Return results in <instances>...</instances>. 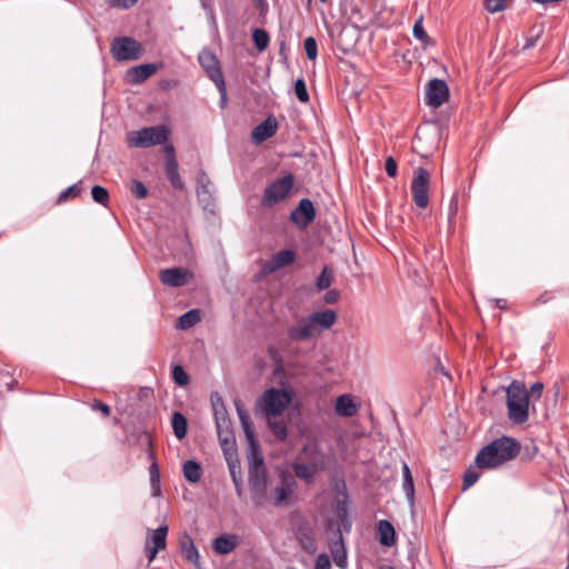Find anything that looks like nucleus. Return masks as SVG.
<instances>
[{"instance_id": "7c9ffc66", "label": "nucleus", "mask_w": 569, "mask_h": 569, "mask_svg": "<svg viewBox=\"0 0 569 569\" xmlns=\"http://www.w3.org/2000/svg\"><path fill=\"white\" fill-rule=\"evenodd\" d=\"M292 470L299 479L305 480L306 482L310 483L315 480L316 476V467L313 465H306L300 462H295L292 465Z\"/></svg>"}, {"instance_id": "473e14b6", "label": "nucleus", "mask_w": 569, "mask_h": 569, "mask_svg": "<svg viewBox=\"0 0 569 569\" xmlns=\"http://www.w3.org/2000/svg\"><path fill=\"white\" fill-rule=\"evenodd\" d=\"M200 319L201 318H200L199 310H196V309L189 310L179 317L178 328L183 329V330L189 329V328L193 327L194 325H197L200 321Z\"/></svg>"}, {"instance_id": "338daca9", "label": "nucleus", "mask_w": 569, "mask_h": 569, "mask_svg": "<svg viewBox=\"0 0 569 569\" xmlns=\"http://www.w3.org/2000/svg\"><path fill=\"white\" fill-rule=\"evenodd\" d=\"M287 569H295L293 567H288Z\"/></svg>"}, {"instance_id": "79ce46f5", "label": "nucleus", "mask_w": 569, "mask_h": 569, "mask_svg": "<svg viewBox=\"0 0 569 569\" xmlns=\"http://www.w3.org/2000/svg\"><path fill=\"white\" fill-rule=\"evenodd\" d=\"M130 191L137 199H143L148 194L147 187L139 180H132Z\"/></svg>"}, {"instance_id": "b1692460", "label": "nucleus", "mask_w": 569, "mask_h": 569, "mask_svg": "<svg viewBox=\"0 0 569 569\" xmlns=\"http://www.w3.org/2000/svg\"><path fill=\"white\" fill-rule=\"evenodd\" d=\"M180 548H181L183 558L187 561H189L196 566L199 565V558H200L199 552L193 543V540L191 539V537L189 535H183L180 538Z\"/></svg>"}, {"instance_id": "39448f33", "label": "nucleus", "mask_w": 569, "mask_h": 569, "mask_svg": "<svg viewBox=\"0 0 569 569\" xmlns=\"http://www.w3.org/2000/svg\"><path fill=\"white\" fill-rule=\"evenodd\" d=\"M295 184V177L288 173L279 179H276L267 186L261 198V206L263 208H272L278 202L284 200Z\"/></svg>"}, {"instance_id": "052dcab7", "label": "nucleus", "mask_w": 569, "mask_h": 569, "mask_svg": "<svg viewBox=\"0 0 569 569\" xmlns=\"http://www.w3.org/2000/svg\"><path fill=\"white\" fill-rule=\"evenodd\" d=\"M532 1L537 2V3H541V4H547V3H559L562 0H532Z\"/></svg>"}, {"instance_id": "9d476101", "label": "nucleus", "mask_w": 569, "mask_h": 569, "mask_svg": "<svg viewBox=\"0 0 569 569\" xmlns=\"http://www.w3.org/2000/svg\"><path fill=\"white\" fill-rule=\"evenodd\" d=\"M449 98V89L445 80L432 79L426 87V103L429 107L438 108Z\"/></svg>"}, {"instance_id": "72a5a7b5", "label": "nucleus", "mask_w": 569, "mask_h": 569, "mask_svg": "<svg viewBox=\"0 0 569 569\" xmlns=\"http://www.w3.org/2000/svg\"><path fill=\"white\" fill-rule=\"evenodd\" d=\"M268 419V427L270 428L271 432L276 437L277 440L283 441L286 440L288 436V428L287 423L283 420H272L271 418Z\"/></svg>"}, {"instance_id": "1a4fd4ad", "label": "nucleus", "mask_w": 569, "mask_h": 569, "mask_svg": "<svg viewBox=\"0 0 569 569\" xmlns=\"http://www.w3.org/2000/svg\"><path fill=\"white\" fill-rule=\"evenodd\" d=\"M249 487L252 493V500L254 505H263L267 497V476L263 469H260L258 467L250 469Z\"/></svg>"}, {"instance_id": "5701e85b", "label": "nucleus", "mask_w": 569, "mask_h": 569, "mask_svg": "<svg viewBox=\"0 0 569 569\" xmlns=\"http://www.w3.org/2000/svg\"><path fill=\"white\" fill-rule=\"evenodd\" d=\"M379 542L385 547H391L396 543V531L393 526L388 520H380L378 522Z\"/></svg>"}, {"instance_id": "6e6552de", "label": "nucleus", "mask_w": 569, "mask_h": 569, "mask_svg": "<svg viewBox=\"0 0 569 569\" xmlns=\"http://www.w3.org/2000/svg\"><path fill=\"white\" fill-rule=\"evenodd\" d=\"M168 531L169 528L166 525L147 531L144 551L149 561H152L160 550L166 549Z\"/></svg>"}, {"instance_id": "09e8293b", "label": "nucleus", "mask_w": 569, "mask_h": 569, "mask_svg": "<svg viewBox=\"0 0 569 569\" xmlns=\"http://www.w3.org/2000/svg\"><path fill=\"white\" fill-rule=\"evenodd\" d=\"M138 0H107V3L111 8L129 9L133 7Z\"/></svg>"}, {"instance_id": "37998d69", "label": "nucleus", "mask_w": 569, "mask_h": 569, "mask_svg": "<svg viewBox=\"0 0 569 569\" xmlns=\"http://www.w3.org/2000/svg\"><path fill=\"white\" fill-rule=\"evenodd\" d=\"M509 0H485L486 9L491 12H500L507 8Z\"/></svg>"}, {"instance_id": "bb28decb", "label": "nucleus", "mask_w": 569, "mask_h": 569, "mask_svg": "<svg viewBox=\"0 0 569 569\" xmlns=\"http://www.w3.org/2000/svg\"><path fill=\"white\" fill-rule=\"evenodd\" d=\"M296 259V254L290 249H282L276 252L271 258V268L270 270H277L283 267L291 264Z\"/></svg>"}, {"instance_id": "ddd939ff", "label": "nucleus", "mask_w": 569, "mask_h": 569, "mask_svg": "<svg viewBox=\"0 0 569 569\" xmlns=\"http://www.w3.org/2000/svg\"><path fill=\"white\" fill-rule=\"evenodd\" d=\"M159 278L164 286L179 288L189 282L192 272L182 267L168 268L160 271Z\"/></svg>"}, {"instance_id": "f257e3e1", "label": "nucleus", "mask_w": 569, "mask_h": 569, "mask_svg": "<svg viewBox=\"0 0 569 569\" xmlns=\"http://www.w3.org/2000/svg\"><path fill=\"white\" fill-rule=\"evenodd\" d=\"M520 449V443L515 438L502 436L482 447L475 462L480 469H496L515 459Z\"/></svg>"}, {"instance_id": "f8f14e48", "label": "nucleus", "mask_w": 569, "mask_h": 569, "mask_svg": "<svg viewBox=\"0 0 569 569\" xmlns=\"http://www.w3.org/2000/svg\"><path fill=\"white\" fill-rule=\"evenodd\" d=\"M315 217L316 210L312 201L308 198H303L291 212L290 220L299 228H306L315 220Z\"/></svg>"}, {"instance_id": "e433bc0d", "label": "nucleus", "mask_w": 569, "mask_h": 569, "mask_svg": "<svg viewBox=\"0 0 569 569\" xmlns=\"http://www.w3.org/2000/svg\"><path fill=\"white\" fill-rule=\"evenodd\" d=\"M82 191L81 183H74L67 189H64L58 197V203H62L67 201L69 198L78 197Z\"/></svg>"}, {"instance_id": "f3484780", "label": "nucleus", "mask_w": 569, "mask_h": 569, "mask_svg": "<svg viewBox=\"0 0 569 569\" xmlns=\"http://www.w3.org/2000/svg\"><path fill=\"white\" fill-rule=\"evenodd\" d=\"M212 183L203 170L197 173V197L198 200L207 208L212 200L211 196Z\"/></svg>"}, {"instance_id": "412c9836", "label": "nucleus", "mask_w": 569, "mask_h": 569, "mask_svg": "<svg viewBox=\"0 0 569 569\" xmlns=\"http://www.w3.org/2000/svg\"><path fill=\"white\" fill-rule=\"evenodd\" d=\"M148 459L150 460L149 477H150V486H151L152 497H160L161 496L160 469H159L158 462L156 460V457H154V453L152 450H149Z\"/></svg>"}, {"instance_id": "4468645a", "label": "nucleus", "mask_w": 569, "mask_h": 569, "mask_svg": "<svg viewBox=\"0 0 569 569\" xmlns=\"http://www.w3.org/2000/svg\"><path fill=\"white\" fill-rule=\"evenodd\" d=\"M311 328L318 337L322 331L330 329L337 321V312L332 309L316 311L307 316Z\"/></svg>"}, {"instance_id": "4c0bfd02", "label": "nucleus", "mask_w": 569, "mask_h": 569, "mask_svg": "<svg viewBox=\"0 0 569 569\" xmlns=\"http://www.w3.org/2000/svg\"><path fill=\"white\" fill-rule=\"evenodd\" d=\"M295 93H296V97L297 99L302 102V103H307L310 99L309 97V93H308V90H307V86H306V82L302 78H299L296 80L295 82Z\"/></svg>"}, {"instance_id": "3c124183", "label": "nucleus", "mask_w": 569, "mask_h": 569, "mask_svg": "<svg viewBox=\"0 0 569 569\" xmlns=\"http://www.w3.org/2000/svg\"><path fill=\"white\" fill-rule=\"evenodd\" d=\"M91 409L101 412L103 417H109L111 412L110 407L101 400H94L91 403Z\"/></svg>"}, {"instance_id": "dca6fc26", "label": "nucleus", "mask_w": 569, "mask_h": 569, "mask_svg": "<svg viewBox=\"0 0 569 569\" xmlns=\"http://www.w3.org/2000/svg\"><path fill=\"white\" fill-rule=\"evenodd\" d=\"M336 536L337 538L329 543V549L336 566L343 569L347 567L348 557L340 529L337 530Z\"/></svg>"}, {"instance_id": "13d9d810", "label": "nucleus", "mask_w": 569, "mask_h": 569, "mask_svg": "<svg viewBox=\"0 0 569 569\" xmlns=\"http://www.w3.org/2000/svg\"><path fill=\"white\" fill-rule=\"evenodd\" d=\"M164 152H166V160H170L171 158L176 159L174 147L172 144L166 146Z\"/></svg>"}, {"instance_id": "69168bd1", "label": "nucleus", "mask_w": 569, "mask_h": 569, "mask_svg": "<svg viewBox=\"0 0 569 569\" xmlns=\"http://www.w3.org/2000/svg\"><path fill=\"white\" fill-rule=\"evenodd\" d=\"M380 569H395V568L391 566H387V567H381Z\"/></svg>"}, {"instance_id": "423d86ee", "label": "nucleus", "mask_w": 569, "mask_h": 569, "mask_svg": "<svg viewBox=\"0 0 569 569\" xmlns=\"http://www.w3.org/2000/svg\"><path fill=\"white\" fill-rule=\"evenodd\" d=\"M110 51L117 61L137 60L142 53V46L131 37H117L111 42Z\"/></svg>"}, {"instance_id": "58836bf2", "label": "nucleus", "mask_w": 569, "mask_h": 569, "mask_svg": "<svg viewBox=\"0 0 569 569\" xmlns=\"http://www.w3.org/2000/svg\"><path fill=\"white\" fill-rule=\"evenodd\" d=\"M91 196H92V199L97 203L102 204V206H107L108 200H109V192H108V190L104 187L94 186L91 189Z\"/></svg>"}, {"instance_id": "20e7f679", "label": "nucleus", "mask_w": 569, "mask_h": 569, "mask_svg": "<svg viewBox=\"0 0 569 569\" xmlns=\"http://www.w3.org/2000/svg\"><path fill=\"white\" fill-rule=\"evenodd\" d=\"M169 131L164 126H154L132 131L128 134V144L131 148H148L162 144L168 140Z\"/></svg>"}, {"instance_id": "f704fd0d", "label": "nucleus", "mask_w": 569, "mask_h": 569, "mask_svg": "<svg viewBox=\"0 0 569 569\" xmlns=\"http://www.w3.org/2000/svg\"><path fill=\"white\" fill-rule=\"evenodd\" d=\"M252 39L256 48L259 51H263L269 44V34L263 29H254L252 33Z\"/></svg>"}, {"instance_id": "a18cd8bd", "label": "nucleus", "mask_w": 569, "mask_h": 569, "mask_svg": "<svg viewBox=\"0 0 569 569\" xmlns=\"http://www.w3.org/2000/svg\"><path fill=\"white\" fill-rule=\"evenodd\" d=\"M291 489L286 487H277L274 489L276 498L273 501L274 506H280L290 495Z\"/></svg>"}, {"instance_id": "c85d7f7f", "label": "nucleus", "mask_w": 569, "mask_h": 569, "mask_svg": "<svg viewBox=\"0 0 569 569\" xmlns=\"http://www.w3.org/2000/svg\"><path fill=\"white\" fill-rule=\"evenodd\" d=\"M234 405H236L237 413H238L239 420L241 422L242 429H243L248 440L250 441V443H253L254 435H253L252 423L250 421V418H249L248 413L246 412V410L243 409L240 401H236Z\"/></svg>"}, {"instance_id": "6e6d98bb", "label": "nucleus", "mask_w": 569, "mask_h": 569, "mask_svg": "<svg viewBox=\"0 0 569 569\" xmlns=\"http://www.w3.org/2000/svg\"><path fill=\"white\" fill-rule=\"evenodd\" d=\"M543 390V385L539 381L535 382L530 388L531 397L539 399Z\"/></svg>"}, {"instance_id": "49530a36", "label": "nucleus", "mask_w": 569, "mask_h": 569, "mask_svg": "<svg viewBox=\"0 0 569 569\" xmlns=\"http://www.w3.org/2000/svg\"><path fill=\"white\" fill-rule=\"evenodd\" d=\"M212 406H213L214 421L220 420V418H229L227 409L221 399L213 402Z\"/></svg>"}, {"instance_id": "a878e982", "label": "nucleus", "mask_w": 569, "mask_h": 569, "mask_svg": "<svg viewBox=\"0 0 569 569\" xmlns=\"http://www.w3.org/2000/svg\"><path fill=\"white\" fill-rule=\"evenodd\" d=\"M402 489L410 506L415 505V483L407 462L402 463Z\"/></svg>"}, {"instance_id": "aec40b11", "label": "nucleus", "mask_w": 569, "mask_h": 569, "mask_svg": "<svg viewBox=\"0 0 569 569\" xmlns=\"http://www.w3.org/2000/svg\"><path fill=\"white\" fill-rule=\"evenodd\" d=\"M335 410L340 417L351 418L357 415L358 406L351 395L345 393L337 398Z\"/></svg>"}, {"instance_id": "7ed1b4c3", "label": "nucleus", "mask_w": 569, "mask_h": 569, "mask_svg": "<svg viewBox=\"0 0 569 569\" xmlns=\"http://www.w3.org/2000/svg\"><path fill=\"white\" fill-rule=\"evenodd\" d=\"M292 401V392L283 388H269L257 400V407L267 418L281 416Z\"/></svg>"}, {"instance_id": "f03ea898", "label": "nucleus", "mask_w": 569, "mask_h": 569, "mask_svg": "<svg viewBox=\"0 0 569 569\" xmlns=\"http://www.w3.org/2000/svg\"><path fill=\"white\" fill-rule=\"evenodd\" d=\"M508 418L515 425H522L529 418V393L526 386L513 380L506 389Z\"/></svg>"}, {"instance_id": "c03bdc74", "label": "nucleus", "mask_w": 569, "mask_h": 569, "mask_svg": "<svg viewBox=\"0 0 569 569\" xmlns=\"http://www.w3.org/2000/svg\"><path fill=\"white\" fill-rule=\"evenodd\" d=\"M412 32H413V36L420 40V41H426L428 39V34L427 32L425 31V28H423V24H422V18H419L415 24H413V28H412Z\"/></svg>"}, {"instance_id": "4be33fe9", "label": "nucleus", "mask_w": 569, "mask_h": 569, "mask_svg": "<svg viewBox=\"0 0 569 569\" xmlns=\"http://www.w3.org/2000/svg\"><path fill=\"white\" fill-rule=\"evenodd\" d=\"M238 545L236 535H221L212 542V549L218 555H227L231 552Z\"/></svg>"}, {"instance_id": "a211bd4d", "label": "nucleus", "mask_w": 569, "mask_h": 569, "mask_svg": "<svg viewBox=\"0 0 569 569\" xmlns=\"http://www.w3.org/2000/svg\"><path fill=\"white\" fill-rule=\"evenodd\" d=\"M158 70V66L154 63H143L134 66L128 70L129 82L132 84H139L150 78Z\"/></svg>"}, {"instance_id": "9b49d317", "label": "nucleus", "mask_w": 569, "mask_h": 569, "mask_svg": "<svg viewBox=\"0 0 569 569\" xmlns=\"http://www.w3.org/2000/svg\"><path fill=\"white\" fill-rule=\"evenodd\" d=\"M198 61L213 83L224 79L219 60L212 51L208 49L202 50L198 56Z\"/></svg>"}, {"instance_id": "6ab92c4d", "label": "nucleus", "mask_w": 569, "mask_h": 569, "mask_svg": "<svg viewBox=\"0 0 569 569\" xmlns=\"http://www.w3.org/2000/svg\"><path fill=\"white\" fill-rule=\"evenodd\" d=\"M278 124L272 117H268L264 121L258 124L252 131V140L261 143L267 139L273 137L277 132Z\"/></svg>"}, {"instance_id": "de8ad7c7", "label": "nucleus", "mask_w": 569, "mask_h": 569, "mask_svg": "<svg viewBox=\"0 0 569 569\" xmlns=\"http://www.w3.org/2000/svg\"><path fill=\"white\" fill-rule=\"evenodd\" d=\"M478 479L479 475L477 473V471L468 469L463 476V490L475 485L478 481Z\"/></svg>"}, {"instance_id": "bf43d9fd", "label": "nucleus", "mask_w": 569, "mask_h": 569, "mask_svg": "<svg viewBox=\"0 0 569 569\" xmlns=\"http://www.w3.org/2000/svg\"><path fill=\"white\" fill-rule=\"evenodd\" d=\"M496 307L499 309H507V301L505 299H496L495 300Z\"/></svg>"}, {"instance_id": "4d7b16f0", "label": "nucleus", "mask_w": 569, "mask_h": 569, "mask_svg": "<svg viewBox=\"0 0 569 569\" xmlns=\"http://www.w3.org/2000/svg\"><path fill=\"white\" fill-rule=\"evenodd\" d=\"M338 298H339V292L337 290H329L326 295H325V301L329 305H332V303H336L338 301Z\"/></svg>"}, {"instance_id": "c756f323", "label": "nucleus", "mask_w": 569, "mask_h": 569, "mask_svg": "<svg viewBox=\"0 0 569 569\" xmlns=\"http://www.w3.org/2000/svg\"><path fill=\"white\" fill-rule=\"evenodd\" d=\"M182 472H183V477L188 481L196 483L200 480L202 470H201V466L199 462H197L194 460H187L183 463Z\"/></svg>"}, {"instance_id": "5fc2aeb1", "label": "nucleus", "mask_w": 569, "mask_h": 569, "mask_svg": "<svg viewBox=\"0 0 569 569\" xmlns=\"http://www.w3.org/2000/svg\"><path fill=\"white\" fill-rule=\"evenodd\" d=\"M458 211V197L455 194L449 203V220H452Z\"/></svg>"}, {"instance_id": "0eeeda50", "label": "nucleus", "mask_w": 569, "mask_h": 569, "mask_svg": "<svg viewBox=\"0 0 569 569\" xmlns=\"http://www.w3.org/2000/svg\"><path fill=\"white\" fill-rule=\"evenodd\" d=\"M430 173L427 169L419 167L413 171L410 190L415 204L421 209L429 203Z\"/></svg>"}, {"instance_id": "864d4df0", "label": "nucleus", "mask_w": 569, "mask_h": 569, "mask_svg": "<svg viewBox=\"0 0 569 569\" xmlns=\"http://www.w3.org/2000/svg\"><path fill=\"white\" fill-rule=\"evenodd\" d=\"M214 86L217 87L219 93H220V107L221 108H224L227 106V87H226V82H224V79L221 80V81H218L214 83Z\"/></svg>"}, {"instance_id": "ea45409f", "label": "nucleus", "mask_w": 569, "mask_h": 569, "mask_svg": "<svg viewBox=\"0 0 569 569\" xmlns=\"http://www.w3.org/2000/svg\"><path fill=\"white\" fill-rule=\"evenodd\" d=\"M303 48L306 51V56L309 60H316L318 56V46L317 41L313 37H308L303 41Z\"/></svg>"}, {"instance_id": "cd10ccee", "label": "nucleus", "mask_w": 569, "mask_h": 569, "mask_svg": "<svg viewBox=\"0 0 569 569\" xmlns=\"http://www.w3.org/2000/svg\"><path fill=\"white\" fill-rule=\"evenodd\" d=\"M216 427L219 440L222 445L233 442L234 437L230 418H220V420H216Z\"/></svg>"}, {"instance_id": "e2e57ef3", "label": "nucleus", "mask_w": 569, "mask_h": 569, "mask_svg": "<svg viewBox=\"0 0 569 569\" xmlns=\"http://www.w3.org/2000/svg\"><path fill=\"white\" fill-rule=\"evenodd\" d=\"M303 548H305L307 551H309V552H313V551H315V549H316V548H315V546H313V542H311V543H310V545H308V546H307V545H306V546H303Z\"/></svg>"}, {"instance_id": "603ef678", "label": "nucleus", "mask_w": 569, "mask_h": 569, "mask_svg": "<svg viewBox=\"0 0 569 569\" xmlns=\"http://www.w3.org/2000/svg\"><path fill=\"white\" fill-rule=\"evenodd\" d=\"M315 569H331L330 558L327 553H320L317 557Z\"/></svg>"}, {"instance_id": "8fccbe9b", "label": "nucleus", "mask_w": 569, "mask_h": 569, "mask_svg": "<svg viewBox=\"0 0 569 569\" xmlns=\"http://www.w3.org/2000/svg\"><path fill=\"white\" fill-rule=\"evenodd\" d=\"M385 170L388 177L395 178L398 173L397 161L392 157H388L385 163Z\"/></svg>"}, {"instance_id": "393cba45", "label": "nucleus", "mask_w": 569, "mask_h": 569, "mask_svg": "<svg viewBox=\"0 0 569 569\" xmlns=\"http://www.w3.org/2000/svg\"><path fill=\"white\" fill-rule=\"evenodd\" d=\"M166 176L170 181L171 186L177 190L184 188L183 181L179 174V166L177 159L166 160Z\"/></svg>"}, {"instance_id": "2f4dec72", "label": "nucleus", "mask_w": 569, "mask_h": 569, "mask_svg": "<svg viewBox=\"0 0 569 569\" xmlns=\"http://www.w3.org/2000/svg\"><path fill=\"white\" fill-rule=\"evenodd\" d=\"M171 425L173 429L174 436L181 440L187 435L188 421L187 418L181 412H173L171 418Z\"/></svg>"}, {"instance_id": "680f3d73", "label": "nucleus", "mask_w": 569, "mask_h": 569, "mask_svg": "<svg viewBox=\"0 0 569 569\" xmlns=\"http://www.w3.org/2000/svg\"><path fill=\"white\" fill-rule=\"evenodd\" d=\"M232 477H233V481H234V485H236V488H237V493H238V496H240V495H241V485H240V482L236 479V476H234V475H232Z\"/></svg>"}, {"instance_id": "0e129e2a", "label": "nucleus", "mask_w": 569, "mask_h": 569, "mask_svg": "<svg viewBox=\"0 0 569 569\" xmlns=\"http://www.w3.org/2000/svg\"><path fill=\"white\" fill-rule=\"evenodd\" d=\"M284 48H286V44H284V42H282L280 46V52H282L284 50Z\"/></svg>"}, {"instance_id": "2eb2a0df", "label": "nucleus", "mask_w": 569, "mask_h": 569, "mask_svg": "<svg viewBox=\"0 0 569 569\" xmlns=\"http://www.w3.org/2000/svg\"><path fill=\"white\" fill-rule=\"evenodd\" d=\"M287 335L291 341L297 342L308 341L317 338L307 316L299 318L291 327H289Z\"/></svg>"}, {"instance_id": "c9c22d12", "label": "nucleus", "mask_w": 569, "mask_h": 569, "mask_svg": "<svg viewBox=\"0 0 569 569\" xmlns=\"http://www.w3.org/2000/svg\"><path fill=\"white\" fill-rule=\"evenodd\" d=\"M173 381L178 386H186L189 382V376L180 365H174L171 370Z\"/></svg>"}, {"instance_id": "a19ab883", "label": "nucleus", "mask_w": 569, "mask_h": 569, "mask_svg": "<svg viewBox=\"0 0 569 569\" xmlns=\"http://www.w3.org/2000/svg\"><path fill=\"white\" fill-rule=\"evenodd\" d=\"M332 282V276L328 271L327 268H325L321 273L318 276L316 284L319 290L328 289L331 286Z\"/></svg>"}]
</instances>
